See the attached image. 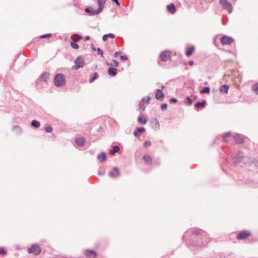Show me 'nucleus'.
Listing matches in <instances>:
<instances>
[{
  "label": "nucleus",
  "mask_w": 258,
  "mask_h": 258,
  "mask_svg": "<svg viewBox=\"0 0 258 258\" xmlns=\"http://www.w3.org/2000/svg\"><path fill=\"white\" fill-rule=\"evenodd\" d=\"M164 98L163 92L160 89H158L156 93V98L159 100H162Z\"/></svg>",
  "instance_id": "f8f14e48"
},
{
  "label": "nucleus",
  "mask_w": 258,
  "mask_h": 258,
  "mask_svg": "<svg viewBox=\"0 0 258 258\" xmlns=\"http://www.w3.org/2000/svg\"><path fill=\"white\" fill-rule=\"evenodd\" d=\"M233 41V38L230 37L225 36L221 38V43L222 45H230Z\"/></svg>",
  "instance_id": "0eeeda50"
},
{
  "label": "nucleus",
  "mask_w": 258,
  "mask_h": 258,
  "mask_svg": "<svg viewBox=\"0 0 258 258\" xmlns=\"http://www.w3.org/2000/svg\"><path fill=\"white\" fill-rule=\"evenodd\" d=\"M120 174L119 170L117 167H114L112 171L109 173V175L111 177H115L118 176Z\"/></svg>",
  "instance_id": "9b49d317"
},
{
  "label": "nucleus",
  "mask_w": 258,
  "mask_h": 258,
  "mask_svg": "<svg viewBox=\"0 0 258 258\" xmlns=\"http://www.w3.org/2000/svg\"><path fill=\"white\" fill-rule=\"evenodd\" d=\"M138 121L142 124H145L147 123V119L143 116H140L138 117Z\"/></svg>",
  "instance_id": "b1692460"
},
{
  "label": "nucleus",
  "mask_w": 258,
  "mask_h": 258,
  "mask_svg": "<svg viewBox=\"0 0 258 258\" xmlns=\"http://www.w3.org/2000/svg\"><path fill=\"white\" fill-rule=\"evenodd\" d=\"M89 36H87L86 38H85V39L86 40H89Z\"/></svg>",
  "instance_id": "3c124183"
},
{
  "label": "nucleus",
  "mask_w": 258,
  "mask_h": 258,
  "mask_svg": "<svg viewBox=\"0 0 258 258\" xmlns=\"http://www.w3.org/2000/svg\"><path fill=\"white\" fill-rule=\"evenodd\" d=\"M92 49H93L94 51L96 50V49H95V47H92Z\"/></svg>",
  "instance_id": "603ef678"
},
{
  "label": "nucleus",
  "mask_w": 258,
  "mask_h": 258,
  "mask_svg": "<svg viewBox=\"0 0 258 258\" xmlns=\"http://www.w3.org/2000/svg\"><path fill=\"white\" fill-rule=\"evenodd\" d=\"M71 39L73 41H77L81 39V36L78 34H75L72 36Z\"/></svg>",
  "instance_id": "393cba45"
},
{
  "label": "nucleus",
  "mask_w": 258,
  "mask_h": 258,
  "mask_svg": "<svg viewBox=\"0 0 258 258\" xmlns=\"http://www.w3.org/2000/svg\"><path fill=\"white\" fill-rule=\"evenodd\" d=\"M51 36V34H47L45 35H43L40 36V38H50Z\"/></svg>",
  "instance_id": "ea45409f"
},
{
  "label": "nucleus",
  "mask_w": 258,
  "mask_h": 258,
  "mask_svg": "<svg viewBox=\"0 0 258 258\" xmlns=\"http://www.w3.org/2000/svg\"><path fill=\"white\" fill-rule=\"evenodd\" d=\"M151 98L150 97H148L146 100L147 103L149 104L150 102Z\"/></svg>",
  "instance_id": "de8ad7c7"
},
{
  "label": "nucleus",
  "mask_w": 258,
  "mask_h": 258,
  "mask_svg": "<svg viewBox=\"0 0 258 258\" xmlns=\"http://www.w3.org/2000/svg\"><path fill=\"white\" fill-rule=\"evenodd\" d=\"M137 131L139 133H143L145 131V128L144 127H138Z\"/></svg>",
  "instance_id": "58836bf2"
},
{
  "label": "nucleus",
  "mask_w": 258,
  "mask_h": 258,
  "mask_svg": "<svg viewBox=\"0 0 258 258\" xmlns=\"http://www.w3.org/2000/svg\"><path fill=\"white\" fill-rule=\"evenodd\" d=\"M167 108V105L166 103L162 104L161 106V108L162 110H165Z\"/></svg>",
  "instance_id": "4c0bfd02"
},
{
  "label": "nucleus",
  "mask_w": 258,
  "mask_h": 258,
  "mask_svg": "<svg viewBox=\"0 0 258 258\" xmlns=\"http://www.w3.org/2000/svg\"><path fill=\"white\" fill-rule=\"evenodd\" d=\"M251 234L249 231L244 230L240 232L236 236L238 240H244L251 236Z\"/></svg>",
  "instance_id": "20e7f679"
},
{
  "label": "nucleus",
  "mask_w": 258,
  "mask_h": 258,
  "mask_svg": "<svg viewBox=\"0 0 258 258\" xmlns=\"http://www.w3.org/2000/svg\"><path fill=\"white\" fill-rule=\"evenodd\" d=\"M251 89L253 92L258 95V83L253 85L252 86Z\"/></svg>",
  "instance_id": "a878e982"
},
{
  "label": "nucleus",
  "mask_w": 258,
  "mask_h": 258,
  "mask_svg": "<svg viewBox=\"0 0 258 258\" xmlns=\"http://www.w3.org/2000/svg\"><path fill=\"white\" fill-rule=\"evenodd\" d=\"M71 46L76 49H77L79 48V46L78 44L76 43L75 41H72L71 43Z\"/></svg>",
  "instance_id": "473e14b6"
},
{
  "label": "nucleus",
  "mask_w": 258,
  "mask_h": 258,
  "mask_svg": "<svg viewBox=\"0 0 258 258\" xmlns=\"http://www.w3.org/2000/svg\"><path fill=\"white\" fill-rule=\"evenodd\" d=\"M195 48L194 46H191L188 48V49L186 51V55L187 56H190L192 52L194 51Z\"/></svg>",
  "instance_id": "f3484780"
},
{
  "label": "nucleus",
  "mask_w": 258,
  "mask_h": 258,
  "mask_svg": "<svg viewBox=\"0 0 258 258\" xmlns=\"http://www.w3.org/2000/svg\"><path fill=\"white\" fill-rule=\"evenodd\" d=\"M108 66L110 65L114 67H117L118 66V62L116 60H112L110 64L107 63Z\"/></svg>",
  "instance_id": "7c9ffc66"
},
{
  "label": "nucleus",
  "mask_w": 258,
  "mask_h": 258,
  "mask_svg": "<svg viewBox=\"0 0 258 258\" xmlns=\"http://www.w3.org/2000/svg\"><path fill=\"white\" fill-rule=\"evenodd\" d=\"M231 137V133H226L223 135V139L225 142H228V138Z\"/></svg>",
  "instance_id": "c85d7f7f"
},
{
  "label": "nucleus",
  "mask_w": 258,
  "mask_h": 258,
  "mask_svg": "<svg viewBox=\"0 0 258 258\" xmlns=\"http://www.w3.org/2000/svg\"><path fill=\"white\" fill-rule=\"evenodd\" d=\"M120 59L122 61H125L127 59V57L125 55H121L120 56Z\"/></svg>",
  "instance_id": "79ce46f5"
},
{
  "label": "nucleus",
  "mask_w": 258,
  "mask_h": 258,
  "mask_svg": "<svg viewBox=\"0 0 258 258\" xmlns=\"http://www.w3.org/2000/svg\"><path fill=\"white\" fill-rule=\"evenodd\" d=\"M117 70L113 68H109L108 71V74L109 76L114 77L116 75Z\"/></svg>",
  "instance_id": "6ab92c4d"
},
{
  "label": "nucleus",
  "mask_w": 258,
  "mask_h": 258,
  "mask_svg": "<svg viewBox=\"0 0 258 258\" xmlns=\"http://www.w3.org/2000/svg\"><path fill=\"white\" fill-rule=\"evenodd\" d=\"M143 159L145 162L147 164L151 165L152 163V158L149 155L144 156L143 157Z\"/></svg>",
  "instance_id": "dca6fc26"
},
{
  "label": "nucleus",
  "mask_w": 258,
  "mask_h": 258,
  "mask_svg": "<svg viewBox=\"0 0 258 258\" xmlns=\"http://www.w3.org/2000/svg\"><path fill=\"white\" fill-rule=\"evenodd\" d=\"M121 53H121V52H120V51H116V52H115L114 53V57H117L118 56L120 55L121 54Z\"/></svg>",
  "instance_id": "c03bdc74"
},
{
  "label": "nucleus",
  "mask_w": 258,
  "mask_h": 258,
  "mask_svg": "<svg viewBox=\"0 0 258 258\" xmlns=\"http://www.w3.org/2000/svg\"><path fill=\"white\" fill-rule=\"evenodd\" d=\"M210 92V89L209 87H205L201 91V93L209 94Z\"/></svg>",
  "instance_id": "2f4dec72"
},
{
  "label": "nucleus",
  "mask_w": 258,
  "mask_h": 258,
  "mask_svg": "<svg viewBox=\"0 0 258 258\" xmlns=\"http://www.w3.org/2000/svg\"><path fill=\"white\" fill-rule=\"evenodd\" d=\"M188 64L189 66H192L194 64V61L192 60L188 61Z\"/></svg>",
  "instance_id": "8fccbe9b"
},
{
  "label": "nucleus",
  "mask_w": 258,
  "mask_h": 258,
  "mask_svg": "<svg viewBox=\"0 0 258 258\" xmlns=\"http://www.w3.org/2000/svg\"><path fill=\"white\" fill-rule=\"evenodd\" d=\"M97 157L101 162H103L105 160L106 157L104 153H102L100 154H99Z\"/></svg>",
  "instance_id": "bb28decb"
},
{
  "label": "nucleus",
  "mask_w": 258,
  "mask_h": 258,
  "mask_svg": "<svg viewBox=\"0 0 258 258\" xmlns=\"http://www.w3.org/2000/svg\"><path fill=\"white\" fill-rule=\"evenodd\" d=\"M164 87L163 86L162 87V89H164Z\"/></svg>",
  "instance_id": "864d4df0"
},
{
  "label": "nucleus",
  "mask_w": 258,
  "mask_h": 258,
  "mask_svg": "<svg viewBox=\"0 0 258 258\" xmlns=\"http://www.w3.org/2000/svg\"><path fill=\"white\" fill-rule=\"evenodd\" d=\"M169 102L170 103H176L177 102V100L176 98H171L170 99Z\"/></svg>",
  "instance_id": "a18cd8bd"
},
{
  "label": "nucleus",
  "mask_w": 258,
  "mask_h": 258,
  "mask_svg": "<svg viewBox=\"0 0 258 258\" xmlns=\"http://www.w3.org/2000/svg\"><path fill=\"white\" fill-rule=\"evenodd\" d=\"M233 141L237 144H241L244 142L243 137L239 134H234L232 136Z\"/></svg>",
  "instance_id": "6e6552de"
},
{
  "label": "nucleus",
  "mask_w": 258,
  "mask_h": 258,
  "mask_svg": "<svg viewBox=\"0 0 258 258\" xmlns=\"http://www.w3.org/2000/svg\"><path fill=\"white\" fill-rule=\"evenodd\" d=\"M54 83L56 87H62L66 84V78L63 75L57 74L54 79Z\"/></svg>",
  "instance_id": "f257e3e1"
},
{
  "label": "nucleus",
  "mask_w": 258,
  "mask_h": 258,
  "mask_svg": "<svg viewBox=\"0 0 258 258\" xmlns=\"http://www.w3.org/2000/svg\"><path fill=\"white\" fill-rule=\"evenodd\" d=\"M167 9L171 14H174L176 12V8L173 4H171L167 6Z\"/></svg>",
  "instance_id": "ddd939ff"
},
{
  "label": "nucleus",
  "mask_w": 258,
  "mask_h": 258,
  "mask_svg": "<svg viewBox=\"0 0 258 258\" xmlns=\"http://www.w3.org/2000/svg\"><path fill=\"white\" fill-rule=\"evenodd\" d=\"M171 55L172 52L170 51L166 50L161 53L160 58L163 61H166L171 57Z\"/></svg>",
  "instance_id": "423d86ee"
},
{
  "label": "nucleus",
  "mask_w": 258,
  "mask_h": 258,
  "mask_svg": "<svg viewBox=\"0 0 258 258\" xmlns=\"http://www.w3.org/2000/svg\"><path fill=\"white\" fill-rule=\"evenodd\" d=\"M134 135L135 136L137 137H139L140 136V134L139 133V132L137 131H134Z\"/></svg>",
  "instance_id": "49530a36"
},
{
  "label": "nucleus",
  "mask_w": 258,
  "mask_h": 258,
  "mask_svg": "<svg viewBox=\"0 0 258 258\" xmlns=\"http://www.w3.org/2000/svg\"><path fill=\"white\" fill-rule=\"evenodd\" d=\"M98 75L97 73H94L93 77L90 80V83L93 82L95 80H96L98 77Z\"/></svg>",
  "instance_id": "72a5a7b5"
},
{
  "label": "nucleus",
  "mask_w": 258,
  "mask_h": 258,
  "mask_svg": "<svg viewBox=\"0 0 258 258\" xmlns=\"http://www.w3.org/2000/svg\"><path fill=\"white\" fill-rule=\"evenodd\" d=\"M6 254V251L3 247L0 248V254Z\"/></svg>",
  "instance_id": "37998d69"
},
{
  "label": "nucleus",
  "mask_w": 258,
  "mask_h": 258,
  "mask_svg": "<svg viewBox=\"0 0 258 258\" xmlns=\"http://www.w3.org/2000/svg\"><path fill=\"white\" fill-rule=\"evenodd\" d=\"M85 12L86 13H90V15H97L98 14H94L96 11V10H95L93 9L92 8H86L85 10Z\"/></svg>",
  "instance_id": "4be33fe9"
},
{
  "label": "nucleus",
  "mask_w": 258,
  "mask_h": 258,
  "mask_svg": "<svg viewBox=\"0 0 258 258\" xmlns=\"http://www.w3.org/2000/svg\"><path fill=\"white\" fill-rule=\"evenodd\" d=\"M229 90V86L227 85H223L220 88V91L222 93L227 94Z\"/></svg>",
  "instance_id": "4468645a"
},
{
  "label": "nucleus",
  "mask_w": 258,
  "mask_h": 258,
  "mask_svg": "<svg viewBox=\"0 0 258 258\" xmlns=\"http://www.w3.org/2000/svg\"><path fill=\"white\" fill-rule=\"evenodd\" d=\"M219 2L224 9L228 11V12L229 13H232V6L231 4L229 3L227 0H220Z\"/></svg>",
  "instance_id": "39448f33"
},
{
  "label": "nucleus",
  "mask_w": 258,
  "mask_h": 258,
  "mask_svg": "<svg viewBox=\"0 0 258 258\" xmlns=\"http://www.w3.org/2000/svg\"><path fill=\"white\" fill-rule=\"evenodd\" d=\"M114 38L115 37V35L113 34L112 33H109L107 34H105L103 36V40L105 41L107 40L108 38Z\"/></svg>",
  "instance_id": "412c9836"
},
{
  "label": "nucleus",
  "mask_w": 258,
  "mask_h": 258,
  "mask_svg": "<svg viewBox=\"0 0 258 258\" xmlns=\"http://www.w3.org/2000/svg\"><path fill=\"white\" fill-rule=\"evenodd\" d=\"M98 9L96 10V11L94 14H99L101 13L103 9L104 5L105 3V0H97Z\"/></svg>",
  "instance_id": "1a4fd4ad"
},
{
  "label": "nucleus",
  "mask_w": 258,
  "mask_h": 258,
  "mask_svg": "<svg viewBox=\"0 0 258 258\" xmlns=\"http://www.w3.org/2000/svg\"><path fill=\"white\" fill-rule=\"evenodd\" d=\"M75 64L72 67L73 69L77 70L83 67L85 64L84 59L81 56H78L75 60Z\"/></svg>",
  "instance_id": "f03ea898"
},
{
  "label": "nucleus",
  "mask_w": 258,
  "mask_h": 258,
  "mask_svg": "<svg viewBox=\"0 0 258 258\" xmlns=\"http://www.w3.org/2000/svg\"><path fill=\"white\" fill-rule=\"evenodd\" d=\"M85 254L89 258H96L97 256V254L95 251L89 249H87L85 251Z\"/></svg>",
  "instance_id": "9d476101"
},
{
  "label": "nucleus",
  "mask_w": 258,
  "mask_h": 258,
  "mask_svg": "<svg viewBox=\"0 0 258 258\" xmlns=\"http://www.w3.org/2000/svg\"><path fill=\"white\" fill-rule=\"evenodd\" d=\"M139 106L140 110H144L145 109V106L143 102H140L139 104Z\"/></svg>",
  "instance_id": "f704fd0d"
},
{
  "label": "nucleus",
  "mask_w": 258,
  "mask_h": 258,
  "mask_svg": "<svg viewBox=\"0 0 258 258\" xmlns=\"http://www.w3.org/2000/svg\"><path fill=\"white\" fill-rule=\"evenodd\" d=\"M31 125L35 127H38L40 126V124L38 121L33 120L31 122Z\"/></svg>",
  "instance_id": "c756f323"
},
{
  "label": "nucleus",
  "mask_w": 258,
  "mask_h": 258,
  "mask_svg": "<svg viewBox=\"0 0 258 258\" xmlns=\"http://www.w3.org/2000/svg\"><path fill=\"white\" fill-rule=\"evenodd\" d=\"M49 78V74L45 72V73H44L42 75V76L41 77V80L43 82H46L47 81V80H48Z\"/></svg>",
  "instance_id": "2eb2a0df"
},
{
  "label": "nucleus",
  "mask_w": 258,
  "mask_h": 258,
  "mask_svg": "<svg viewBox=\"0 0 258 258\" xmlns=\"http://www.w3.org/2000/svg\"><path fill=\"white\" fill-rule=\"evenodd\" d=\"M45 130L46 132L49 133L52 131V128L50 126H48L45 128Z\"/></svg>",
  "instance_id": "c9c22d12"
},
{
  "label": "nucleus",
  "mask_w": 258,
  "mask_h": 258,
  "mask_svg": "<svg viewBox=\"0 0 258 258\" xmlns=\"http://www.w3.org/2000/svg\"><path fill=\"white\" fill-rule=\"evenodd\" d=\"M206 102L205 100H203L202 102H198L195 105V107L197 108L203 107L205 106V105L206 104Z\"/></svg>",
  "instance_id": "cd10ccee"
},
{
  "label": "nucleus",
  "mask_w": 258,
  "mask_h": 258,
  "mask_svg": "<svg viewBox=\"0 0 258 258\" xmlns=\"http://www.w3.org/2000/svg\"><path fill=\"white\" fill-rule=\"evenodd\" d=\"M113 2H115L116 3V4L118 6L119 5V3L118 2V0H112Z\"/></svg>",
  "instance_id": "09e8293b"
},
{
  "label": "nucleus",
  "mask_w": 258,
  "mask_h": 258,
  "mask_svg": "<svg viewBox=\"0 0 258 258\" xmlns=\"http://www.w3.org/2000/svg\"><path fill=\"white\" fill-rule=\"evenodd\" d=\"M151 145V142L149 141H147L144 143V146L147 147Z\"/></svg>",
  "instance_id": "a19ab883"
},
{
  "label": "nucleus",
  "mask_w": 258,
  "mask_h": 258,
  "mask_svg": "<svg viewBox=\"0 0 258 258\" xmlns=\"http://www.w3.org/2000/svg\"><path fill=\"white\" fill-rule=\"evenodd\" d=\"M41 249L40 247L37 244H33L28 249V252L29 253H32L34 255H38L40 253Z\"/></svg>",
  "instance_id": "7ed1b4c3"
},
{
  "label": "nucleus",
  "mask_w": 258,
  "mask_h": 258,
  "mask_svg": "<svg viewBox=\"0 0 258 258\" xmlns=\"http://www.w3.org/2000/svg\"><path fill=\"white\" fill-rule=\"evenodd\" d=\"M119 151V147L117 146H114L112 150L109 152L110 155H113L115 153H117Z\"/></svg>",
  "instance_id": "aec40b11"
},
{
  "label": "nucleus",
  "mask_w": 258,
  "mask_h": 258,
  "mask_svg": "<svg viewBox=\"0 0 258 258\" xmlns=\"http://www.w3.org/2000/svg\"><path fill=\"white\" fill-rule=\"evenodd\" d=\"M97 50V53L103 57V50L102 49H101L100 48H98Z\"/></svg>",
  "instance_id": "e433bc0d"
},
{
  "label": "nucleus",
  "mask_w": 258,
  "mask_h": 258,
  "mask_svg": "<svg viewBox=\"0 0 258 258\" xmlns=\"http://www.w3.org/2000/svg\"><path fill=\"white\" fill-rule=\"evenodd\" d=\"M196 99V97L195 95H191V97H187L186 100L187 101V103L189 105H191L192 103V101H195Z\"/></svg>",
  "instance_id": "5701e85b"
},
{
  "label": "nucleus",
  "mask_w": 258,
  "mask_h": 258,
  "mask_svg": "<svg viewBox=\"0 0 258 258\" xmlns=\"http://www.w3.org/2000/svg\"><path fill=\"white\" fill-rule=\"evenodd\" d=\"M85 138L81 137L76 140V143L79 146H82L85 143Z\"/></svg>",
  "instance_id": "a211bd4d"
}]
</instances>
